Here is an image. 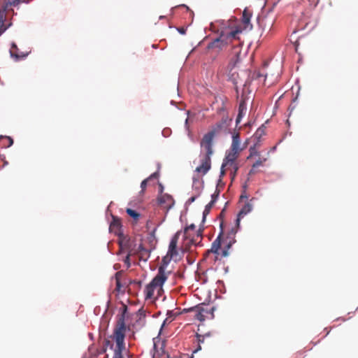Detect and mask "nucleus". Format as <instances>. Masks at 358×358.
Here are the masks:
<instances>
[{"label":"nucleus","mask_w":358,"mask_h":358,"mask_svg":"<svg viewBox=\"0 0 358 358\" xmlns=\"http://www.w3.org/2000/svg\"><path fill=\"white\" fill-rule=\"evenodd\" d=\"M222 231L219 234L217 238L213 242L211 248L206 252V257L208 256L210 253H214L215 255L214 260L216 261L218 257L220 256L221 257H225L228 256L229 252L228 250L230 248L231 243H229L224 247V248L220 252V247L222 244Z\"/></svg>","instance_id":"obj_6"},{"label":"nucleus","mask_w":358,"mask_h":358,"mask_svg":"<svg viewBox=\"0 0 358 358\" xmlns=\"http://www.w3.org/2000/svg\"><path fill=\"white\" fill-rule=\"evenodd\" d=\"M22 2V0H0V22L6 20V14L8 12V7L16 6Z\"/></svg>","instance_id":"obj_9"},{"label":"nucleus","mask_w":358,"mask_h":358,"mask_svg":"<svg viewBox=\"0 0 358 358\" xmlns=\"http://www.w3.org/2000/svg\"><path fill=\"white\" fill-rule=\"evenodd\" d=\"M125 333L126 325L124 322V315H121L117 322L113 331V334L111 336L116 343L113 358H123L122 352L125 350Z\"/></svg>","instance_id":"obj_3"},{"label":"nucleus","mask_w":358,"mask_h":358,"mask_svg":"<svg viewBox=\"0 0 358 358\" xmlns=\"http://www.w3.org/2000/svg\"><path fill=\"white\" fill-rule=\"evenodd\" d=\"M167 279V275L165 272L164 266H160L158 268L157 275L152 281L145 287V294L146 299H152L154 297V292L156 289H162L163 284Z\"/></svg>","instance_id":"obj_4"},{"label":"nucleus","mask_w":358,"mask_h":358,"mask_svg":"<svg viewBox=\"0 0 358 358\" xmlns=\"http://www.w3.org/2000/svg\"><path fill=\"white\" fill-rule=\"evenodd\" d=\"M157 200L159 204L166 210L171 209L174 205V199L168 194H161Z\"/></svg>","instance_id":"obj_11"},{"label":"nucleus","mask_w":358,"mask_h":358,"mask_svg":"<svg viewBox=\"0 0 358 358\" xmlns=\"http://www.w3.org/2000/svg\"><path fill=\"white\" fill-rule=\"evenodd\" d=\"M230 150L241 152L243 148H241V139L239 133H234L232 136V143Z\"/></svg>","instance_id":"obj_15"},{"label":"nucleus","mask_w":358,"mask_h":358,"mask_svg":"<svg viewBox=\"0 0 358 358\" xmlns=\"http://www.w3.org/2000/svg\"><path fill=\"white\" fill-rule=\"evenodd\" d=\"M131 255V251L129 250L128 254L127 255L124 260V263L127 264V267L130 266L129 257H130Z\"/></svg>","instance_id":"obj_32"},{"label":"nucleus","mask_w":358,"mask_h":358,"mask_svg":"<svg viewBox=\"0 0 358 358\" xmlns=\"http://www.w3.org/2000/svg\"><path fill=\"white\" fill-rule=\"evenodd\" d=\"M202 229H199L195 232L190 234L189 238H185L186 246L189 247L190 245H197L202 240Z\"/></svg>","instance_id":"obj_13"},{"label":"nucleus","mask_w":358,"mask_h":358,"mask_svg":"<svg viewBox=\"0 0 358 358\" xmlns=\"http://www.w3.org/2000/svg\"><path fill=\"white\" fill-rule=\"evenodd\" d=\"M121 222L117 217L113 216V221L111 222L109 229L110 231L116 235H120L121 231Z\"/></svg>","instance_id":"obj_14"},{"label":"nucleus","mask_w":358,"mask_h":358,"mask_svg":"<svg viewBox=\"0 0 358 358\" xmlns=\"http://www.w3.org/2000/svg\"><path fill=\"white\" fill-rule=\"evenodd\" d=\"M259 152L256 150L255 147H250V155L248 157L249 159L250 157L254 156V155H258Z\"/></svg>","instance_id":"obj_30"},{"label":"nucleus","mask_w":358,"mask_h":358,"mask_svg":"<svg viewBox=\"0 0 358 358\" xmlns=\"http://www.w3.org/2000/svg\"><path fill=\"white\" fill-rule=\"evenodd\" d=\"M266 160V159H258L255 163H254L252 164L253 166V168H257L258 166H262L263 164V163Z\"/></svg>","instance_id":"obj_31"},{"label":"nucleus","mask_w":358,"mask_h":358,"mask_svg":"<svg viewBox=\"0 0 358 358\" xmlns=\"http://www.w3.org/2000/svg\"><path fill=\"white\" fill-rule=\"evenodd\" d=\"M152 47L155 48H157L158 46L155 45V46H152Z\"/></svg>","instance_id":"obj_54"},{"label":"nucleus","mask_w":358,"mask_h":358,"mask_svg":"<svg viewBox=\"0 0 358 358\" xmlns=\"http://www.w3.org/2000/svg\"><path fill=\"white\" fill-rule=\"evenodd\" d=\"M296 33V31H293V32L292 33V34H291V36H290V37L292 38H291V41H292V38H294V34H295Z\"/></svg>","instance_id":"obj_46"},{"label":"nucleus","mask_w":358,"mask_h":358,"mask_svg":"<svg viewBox=\"0 0 358 358\" xmlns=\"http://www.w3.org/2000/svg\"><path fill=\"white\" fill-rule=\"evenodd\" d=\"M160 192H162L163 191V186L160 184L159 185Z\"/></svg>","instance_id":"obj_48"},{"label":"nucleus","mask_w":358,"mask_h":358,"mask_svg":"<svg viewBox=\"0 0 358 358\" xmlns=\"http://www.w3.org/2000/svg\"><path fill=\"white\" fill-rule=\"evenodd\" d=\"M195 225L194 224H191L190 225L185 227L184 230L185 238H189L190 234L192 232H195Z\"/></svg>","instance_id":"obj_22"},{"label":"nucleus","mask_w":358,"mask_h":358,"mask_svg":"<svg viewBox=\"0 0 358 358\" xmlns=\"http://www.w3.org/2000/svg\"><path fill=\"white\" fill-rule=\"evenodd\" d=\"M220 193V190L217 187L215 192L212 194V199L210 201V203L214 204L215 201H217V198L219 197Z\"/></svg>","instance_id":"obj_28"},{"label":"nucleus","mask_w":358,"mask_h":358,"mask_svg":"<svg viewBox=\"0 0 358 358\" xmlns=\"http://www.w3.org/2000/svg\"><path fill=\"white\" fill-rule=\"evenodd\" d=\"M196 199V196H191V197L188 199L187 203H193V202L195 201V199Z\"/></svg>","instance_id":"obj_43"},{"label":"nucleus","mask_w":358,"mask_h":358,"mask_svg":"<svg viewBox=\"0 0 358 358\" xmlns=\"http://www.w3.org/2000/svg\"><path fill=\"white\" fill-rule=\"evenodd\" d=\"M177 31L179 32V34L184 35L186 34L187 27H178V28H177Z\"/></svg>","instance_id":"obj_33"},{"label":"nucleus","mask_w":358,"mask_h":358,"mask_svg":"<svg viewBox=\"0 0 358 358\" xmlns=\"http://www.w3.org/2000/svg\"><path fill=\"white\" fill-rule=\"evenodd\" d=\"M236 173H237V172H234V169H233L232 171H230V177H231V180H234V178L236 176Z\"/></svg>","instance_id":"obj_36"},{"label":"nucleus","mask_w":358,"mask_h":358,"mask_svg":"<svg viewBox=\"0 0 358 358\" xmlns=\"http://www.w3.org/2000/svg\"><path fill=\"white\" fill-rule=\"evenodd\" d=\"M9 45H16V43L14 42V41H11Z\"/></svg>","instance_id":"obj_49"},{"label":"nucleus","mask_w":358,"mask_h":358,"mask_svg":"<svg viewBox=\"0 0 358 358\" xmlns=\"http://www.w3.org/2000/svg\"><path fill=\"white\" fill-rule=\"evenodd\" d=\"M210 27L212 31L217 35L206 45H230L235 41L238 42V45H244L245 43L243 38L245 34L241 29V27H236L230 20H217L210 22Z\"/></svg>","instance_id":"obj_1"},{"label":"nucleus","mask_w":358,"mask_h":358,"mask_svg":"<svg viewBox=\"0 0 358 358\" xmlns=\"http://www.w3.org/2000/svg\"><path fill=\"white\" fill-rule=\"evenodd\" d=\"M180 234V231H178L175 234V235L172 237L169 246V250L167 252V257H169L170 259L173 258L177 256L178 252L177 250V244L179 239V236Z\"/></svg>","instance_id":"obj_12"},{"label":"nucleus","mask_w":358,"mask_h":358,"mask_svg":"<svg viewBox=\"0 0 358 358\" xmlns=\"http://www.w3.org/2000/svg\"><path fill=\"white\" fill-rule=\"evenodd\" d=\"M248 49H249V46H245V49L244 53H243L244 57L247 55V53L248 52Z\"/></svg>","instance_id":"obj_45"},{"label":"nucleus","mask_w":358,"mask_h":358,"mask_svg":"<svg viewBox=\"0 0 358 358\" xmlns=\"http://www.w3.org/2000/svg\"><path fill=\"white\" fill-rule=\"evenodd\" d=\"M149 181V178H146L143 180L141 183V192L143 193L145 189L147 187L148 182Z\"/></svg>","instance_id":"obj_29"},{"label":"nucleus","mask_w":358,"mask_h":358,"mask_svg":"<svg viewBox=\"0 0 358 358\" xmlns=\"http://www.w3.org/2000/svg\"><path fill=\"white\" fill-rule=\"evenodd\" d=\"M215 310L214 307L210 308H208L205 307L203 304H199L194 307H191L189 308H185L183 310L184 312H194V317L197 320L201 322L204 321L206 318L208 317V315H210V318L214 317L213 311Z\"/></svg>","instance_id":"obj_7"},{"label":"nucleus","mask_w":358,"mask_h":358,"mask_svg":"<svg viewBox=\"0 0 358 358\" xmlns=\"http://www.w3.org/2000/svg\"><path fill=\"white\" fill-rule=\"evenodd\" d=\"M248 199V196L246 194V192H245V190L243 191V192L242 193V194L240 196V199L241 200H243V199Z\"/></svg>","instance_id":"obj_39"},{"label":"nucleus","mask_w":358,"mask_h":358,"mask_svg":"<svg viewBox=\"0 0 358 358\" xmlns=\"http://www.w3.org/2000/svg\"><path fill=\"white\" fill-rule=\"evenodd\" d=\"M255 169L256 168H253V166H252V169H250V171H249V175H254L256 173V171H255Z\"/></svg>","instance_id":"obj_44"},{"label":"nucleus","mask_w":358,"mask_h":358,"mask_svg":"<svg viewBox=\"0 0 358 358\" xmlns=\"http://www.w3.org/2000/svg\"><path fill=\"white\" fill-rule=\"evenodd\" d=\"M105 358H108V355H106L105 356Z\"/></svg>","instance_id":"obj_53"},{"label":"nucleus","mask_w":358,"mask_h":358,"mask_svg":"<svg viewBox=\"0 0 358 358\" xmlns=\"http://www.w3.org/2000/svg\"><path fill=\"white\" fill-rule=\"evenodd\" d=\"M252 16V13L248 9V8H245L242 13L240 24L238 23V20L236 17L231 16L229 20H231L236 27H241V29H242V31L245 34L253 28L252 24L251 23Z\"/></svg>","instance_id":"obj_5"},{"label":"nucleus","mask_w":358,"mask_h":358,"mask_svg":"<svg viewBox=\"0 0 358 358\" xmlns=\"http://www.w3.org/2000/svg\"><path fill=\"white\" fill-rule=\"evenodd\" d=\"M9 52L11 57L15 61H18L27 57L31 52V50L29 47L26 50H22L19 46H10Z\"/></svg>","instance_id":"obj_10"},{"label":"nucleus","mask_w":358,"mask_h":358,"mask_svg":"<svg viewBox=\"0 0 358 358\" xmlns=\"http://www.w3.org/2000/svg\"><path fill=\"white\" fill-rule=\"evenodd\" d=\"M138 253L139 255L140 259L143 261H147V259L150 257V251L143 247L142 245H140L138 248Z\"/></svg>","instance_id":"obj_18"},{"label":"nucleus","mask_w":358,"mask_h":358,"mask_svg":"<svg viewBox=\"0 0 358 358\" xmlns=\"http://www.w3.org/2000/svg\"><path fill=\"white\" fill-rule=\"evenodd\" d=\"M213 205L214 204H213L212 203L210 202L206 206L205 209L203 212V220L206 219V216L209 213V212Z\"/></svg>","instance_id":"obj_27"},{"label":"nucleus","mask_w":358,"mask_h":358,"mask_svg":"<svg viewBox=\"0 0 358 358\" xmlns=\"http://www.w3.org/2000/svg\"><path fill=\"white\" fill-rule=\"evenodd\" d=\"M263 132H264V131H263L262 129H257V131H256V133H255V136H259V137H260V136H261V135L263 134Z\"/></svg>","instance_id":"obj_41"},{"label":"nucleus","mask_w":358,"mask_h":358,"mask_svg":"<svg viewBox=\"0 0 358 358\" xmlns=\"http://www.w3.org/2000/svg\"><path fill=\"white\" fill-rule=\"evenodd\" d=\"M227 171V170L226 169L225 167H223V164H222V167H221V171H220V177H223L225 175Z\"/></svg>","instance_id":"obj_35"},{"label":"nucleus","mask_w":358,"mask_h":358,"mask_svg":"<svg viewBox=\"0 0 358 358\" xmlns=\"http://www.w3.org/2000/svg\"><path fill=\"white\" fill-rule=\"evenodd\" d=\"M126 212L130 217H133L136 220H138L140 217V214L133 209L127 208Z\"/></svg>","instance_id":"obj_25"},{"label":"nucleus","mask_w":358,"mask_h":358,"mask_svg":"<svg viewBox=\"0 0 358 358\" xmlns=\"http://www.w3.org/2000/svg\"><path fill=\"white\" fill-rule=\"evenodd\" d=\"M159 176V173L157 172H155L152 174H151L148 178H149V180L152 178H156Z\"/></svg>","instance_id":"obj_37"},{"label":"nucleus","mask_w":358,"mask_h":358,"mask_svg":"<svg viewBox=\"0 0 358 358\" xmlns=\"http://www.w3.org/2000/svg\"><path fill=\"white\" fill-rule=\"evenodd\" d=\"M239 155H240V152L235 151V150H229L227 152V155L223 161L230 162V163L231 164V163H233V162H236V159L239 157Z\"/></svg>","instance_id":"obj_17"},{"label":"nucleus","mask_w":358,"mask_h":358,"mask_svg":"<svg viewBox=\"0 0 358 358\" xmlns=\"http://www.w3.org/2000/svg\"><path fill=\"white\" fill-rule=\"evenodd\" d=\"M202 43H203V41H200L199 42H198V43L196 45H202Z\"/></svg>","instance_id":"obj_51"},{"label":"nucleus","mask_w":358,"mask_h":358,"mask_svg":"<svg viewBox=\"0 0 358 358\" xmlns=\"http://www.w3.org/2000/svg\"><path fill=\"white\" fill-rule=\"evenodd\" d=\"M12 25V23L6 24V21L4 20H2V22H0V36Z\"/></svg>","instance_id":"obj_24"},{"label":"nucleus","mask_w":358,"mask_h":358,"mask_svg":"<svg viewBox=\"0 0 358 358\" xmlns=\"http://www.w3.org/2000/svg\"><path fill=\"white\" fill-rule=\"evenodd\" d=\"M178 7H184L186 8L187 10H189V8L185 4H180L178 6ZM176 8H177V6L171 8V10H173Z\"/></svg>","instance_id":"obj_38"},{"label":"nucleus","mask_w":358,"mask_h":358,"mask_svg":"<svg viewBox=\"0 0 358 358\" xmlns=\"http://www.w3.org/2000/svg\"><path fill=\"white\" fill-rule=\"evenodd\" d=\"M246 110V106L244 101H242L239 103L238 114L236 118V122H239L241 118L243 116V112Z\"/></svg>","instance_id":"obj_21"},{"label":"nucleus","mask_w":358,"mask_h":358,"mask_svg":"<svg viewBox=\"0 0 358 358\" xmlns=\"http://www.w3.org/2000/svg\"><path fill=\"white\" fill-rule=\"evenodd\" d=\"M196 336L197 342L199 344V347L196 349V350H199L201 349V344L204 343L206 339L210 338V334L209 333L206 334L204 335H201V334H196Z\"/></svg>","instance_id":"obj_20"},{"label":"nucleus","mask_w":358,"mask_h":358,"mask_svg":"<svg viewBox=\"0 0 358 358\" xmlns=\"http://www.w3.org/2000/svg\"><path fill=\"white\" fill-rule=\"evenodd\" d=\"M303 37V35H301L299 36H298L297 39L296 40L295 42H294L292 43V45H299V40Z\"/></svg>","instance_id":"obj_40"},{"label":"nucleus","mask_w":358,"mask_h":358,"mask_svg":"<svg viewBox=\"0 0 358 358\" xmlns=\"http://www.w3.org/2000/svg\"><path fill=\"white\" fill-rule=\"evenodd\" d=\"M248 45H252L253 44V41H250L248 42H247Z\"/></svg>","instance_id":"obj_47"},{"label":"nucleus","mask_w":358,"mask_h":358,"mask_svg":"<svg viewBox=\"0 0 358 358\" xmlns=\"http://www.w3.org/2000/svg\"><path fill=\"white\" fill-rule=\"evenodd\" d=\"M228 127V120L223 119L217 122L213 129L203 136L200 145L201 151L200 154L201 164L197 166L195 171L206 175L211 168V156L213 154V145L215 136L222 129Z\"/></svg>","instance_id":"obj_2"},{"label":"nucleus","mask_w":358,"mask_h":358,"mask_svg":"<svg viewBox=\"0 0 358 358\" xmlns=\"http://www.w3.org/2000/svg\"><path fill=\"white\" fill-rule=\"evenodd\" d=\"M164 17H165V16H164V15H161V16H159V19H160V20L164 19Z\"/></svg>","instance_id":"obj_52"},{"label":"nucleus","mask_w":358,"mask_h":358,"mask_svg":"<svg viewBox=\"0 0 358 358\" xmlns=\"http://www.w3.org/2000/svg\"><path fill=\"white\" fill-rule=\"evenodd\" d=\"M241 48H243V46L236 45V46H234L233 47V53L236 56V59L235 61H233L231 59V61L229 64L230 78L233 80V82H234V83L235 85H237L238 82L237 78L235 77L236 72H232V71L234 70V69L236 66V64L238 62H239L241 60V59H242V57H241V51H242V50H241Z\"/></svg>","instance_id":"obj_8"},{"label":"nucleus","mask_w":358,"mask_h":358,"mask_svg":"<svg viewBox=\"0 0 358 358\" xmlns=\"http://www.w3.org/2000/svg\"><path fill=\"white\" fill-rule=\"evenodd\" d=\"M189 358V357H188Z\"/></svg>","instance_id":"obj_55"},{"label":"nucleus","mask_w":358,"mask_h":358,"mask_svg":"<svg viewBox=\"0 0 358 358\" xmlns=\"http://www.w3.org/2000/svg\"><path fill=\"white\" fill-rule=\"evenodd\" d=\"M120 246L121 249H127L129 250L130 247V244L129 243V241L126 239V238H124L120 241Z\"/></svg>","instance_id":"obj_26"},{"label":"nucleus","mask_w":358,"mask_h":358,"mask_svg":"<svg viewBox=\"0 0 358 358\" xmlns=\"http://www.w3.org/2000/svg\"><path fill=\"white\" fill-rule=\"evenodd\" d=\"M6 138L8 141V147L11 146L13 145V140L10 137H9V136H6Z\"/></svg>","instance_id":"obj_42"},{"label":"nucleus","mask_w":358,"mask_h":358,"mask_svg":"<svg viewBox=\"0 0 358 358\" xmlns=\"http://www.w3.org/2000/svg\"><path fill=\"white\" fill-rule=\"evenodd\" d=\"M223 167H225L227 171H232L234 169V172H237L239 166L236 162H233V163H230V162H224L223 161Z\"/></svg>","instance_id":"obj_19"},{"label":"nucleus","mask_w":358,"mask_h":358,"mask_svg":"<svg viewBox=\"0 0 358 358\" xmlns=\"http://www.w3.org/2000/svg\"><path fill=\"white\" fill-rule=\"evenodd\" d=\"M120 276L121 274L120 272L115 273V281H116V288L115 290L118 292H122V285L120 282Z\"/></svg>","instance_id":"obj_23"},{"label":"nucleus","mask_w":358,"mask_h":358,"mask_svg":"<svg viewBox=\"0 0 358 358\" xmlns=\"http://www.w3.org/2000/svg\"><path fill=\"white\" fill-rule=\"evenodd\" d=\"M105 343H106V345H110V341H108V340H107V341H106V342H105Z\"/></svg>","instance_id":"obj_50"},{"label":"nucleus","mask_w":358,"mask_h":358,"mask_svg":"<svg viewBox=\"0 0 358 358\" xmlns=\"http://www.w3.org/2000/svg\"><path fill=\"white\" fill-rule=\"evenodd\" d=\"M252 76H253V78H255L256 79L259 78L260 77H263V76L266 77V75H264V74H262V73H259L258 71L257 72H256V71L254 72Z\"/></svg>","instance_id":"obj_34"},{"label":"nucleus","mask_w":358,"mask_h":358,"mask_svg":"<svg viewBox=\"0 0 358 358\" xmlns=\"http://www.w3.org/2000/svg\"><path fill=\"white\" fill-rule=\"evenodd\" d=\"M253 199H254L252 198L250 201H248L247 203H245L244 204V206L242 207V208L241 209V210L239 211L238 215V219H237L238 222H239V220L241 217H243L245 215H247L248 213L251 212V210H252V208H253V206H252V203H251V201Z\"/></svg>","instance_id":"obj_16"}]
</instances>
